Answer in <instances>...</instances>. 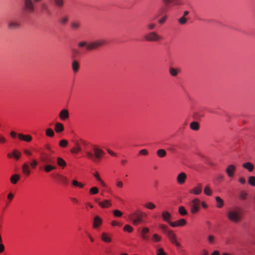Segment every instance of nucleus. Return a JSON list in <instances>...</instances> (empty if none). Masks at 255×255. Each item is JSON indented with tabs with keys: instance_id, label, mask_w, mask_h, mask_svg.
<instances>
[{
	"instance_id": "1",
	"label": "nucleus",
	"mask_w": 255,
	"mask_h": 255,
	"mask_svg": "<svg viewBox=\"0 0 255 255\" xmlns=\"http://www.w3.org/2000/svg\"><path fill=\"white\" fill-rule=\"evenodd\" d=\"M86 158L94 163H99L103 158L105 152L98 145H92V151H88L85 153Z\"/></svg>"
},
{
	"instance_id": "2",
	"label": "nucleus",
	"mask_w": 255,
	"mask_h": 255,
	"mask_svg": "<svg viewBox=\"0 0 255 255\" xmlns=\"http://www.w3.org/2000/svg\"><path fill=\"white\" fill-rule=\"evenodd\" d=\"M227 218L231 222L238 223L241 222L243 219L242 209L236 207L230 209L227 214Z\"/></svg>"
},
{
	"instance_id": "3",
	"label": "nucleus",
	"mask_w": 255,
	"mask_h": 255,
	"mask_svg": "<svg viewBox=\"0 0 255 255\" xmlns=\"http://www.w3.org/2000/svg\"><path fill=\"white\" fill-rule=\"evenodd\" d=\"M146 217V213L139 209L134 210L128 215V219L135 226L142 223L143 218Z\"/></svg>"
},
{
	"instance_id": "4",
	"label": "nucleus",
	"mask_w": 255,
	"mask_h": 255,
	"mask_svg": "<svg viewBox=\"0 0 255 255\" xmlns=\"http://www.w3.org/2000/svg\"><path fill=\"white\" fill-rule=\"evenodd\" d=\"M23 10L27 14H31L35 11V5L32 4V0H22Z\"/></svg>"
},
{
	"instance_id": "5",
	"label": "nucleus",
	"mask_w": 255,
	"mask_h": 255,
	"mask_svg": "<svg viewBox=\"0 0 255 255\" xmlns=\"http://www.w3.org/2000/svg\"><path fill=\"white\" fill-rule=\"evenodd\" d=\"M144 39L149 42H158L161 40L162 37L155 31H150L144 36Z\"/></svg>"
},
{
	"instance_id": "6",
	"label": "nucleus",
	"mask_w": 255,
	"mask_h": 255,
	"mask_svg": "<svg viewBox=\"0 0 255 255\" xmlns=\"http://www.w3.org/2000/svg\"><path fill=\"white\" fill-rule=\"evenodd\" d=\"M166 236L171 243L174 245L176 247L179 248L181 247V244L177 241V235L173 230H171L168 231Z\"/></svg>"
},
{
	"instance_id": "7",
	"label": "nucleus",
	"mask_w": 255,
	"mask_h": 255,
	"mask_svg": "<svg viewBox=\"0 0 255 255\" xmlns=\"http://www.w3.org/2000/svg\"><path fill=\"white\" fill-rule=\"evenodd\" d=\"M201 202L198 198L193 199L191 202L190 212L192 214L198 213L200 209Z\"/></svg>"
},
{
	"instance_id": "8",
	"label": "nucleus",
	"mask_w": 255,
	"mask_h": 255,
	"mask_svg": "<svg viewBox=\"0 0 255 255\" xmlns=\"http://www.w3.org/2000/svg\"><path fill=\"white\" fill-rule=\"evenodd\" d=\"M21 26L20 20L16 18L11 19L7 22V28L11 30L19 29Z\"/></svg>"
},
{
	"instance_id": "9",
	"label": "nucleus",
	"mask_w": 255,
	"mask_h": 255,
	"mask_svg": "<svg viewBox=\"0 0 255 255\" xmlns=\"http://www.w3.org/2000/svg\"><path fill=\"white\" fill-rule=\"evenodd\" d=\"M105 41L103 39H99L92 41L89 43L87 46V50H92L98 48L104 45Z\"/></svg>"
},
{
	"instance_id": "10",
	"label": "nucleus",
	"mask_w": 255,
	"mask_h": 255,
	"mask_svg": "<svg viewBox=\"0 0 255 255\" xmlns=\"http://www.w3.org/2000/svg\"><path fill=\"white\" fill-rule=\"evenodd\" d=\"M236 166L234 164H230L227 166L225 172L229 178H233L236 171Z\"/></svg>"
},
{
	"instance_id": "11",
	"label": "nucleus",
	"mask_w": 255,
	"mask_h": 255,
	"mask_svg": "<svg viewBox=\"0 0 255 255\" xmlns=\"http://www.w3.org/2000/svg\"><path fill=\"white\" fill-rule=\"evenodd\" d=\"M7 156L9 158H13L17 161L20 158L21 153L17 149H13L7 154Z\"/></svg>"
},
{
	"instance_id": "12",
	"label": "nucleus",
	"mask_w": 255,
	"mask_h": 255,
	"mask_svg": "<svg viewBox=\"0 0 255 255\" xmlns=\"http://www.w3.org/2000/svg\"><path fill=\"white\" fill-rule=\"evenodd\" d=\"M202 191V185L201 183H198L195 187L189 191V193L195 195H199Z\"/></svg>"
},
{
	"instance_id": "13",
	"label": "nucleus",
	"mask_w": 255,
	"mask_h": 255,
	"mask_svg": "<svg viewBox=\"0 0 255 255\" xmlns=\"http://www.w3.org/2000/svg\"><path fill=\"white\" fill-rule=\"evenodd\" d=\"M187 224V221L184 219H180L172 223H170V226L172 227H183Z\"/></svg>"
},
{
	"instance_id": "14",
	"label": "nucleus",
	"mask_w": 255,
	"mask_h": 255,
	"mask_svg": "<svg viewBox=\"0 0 255 255\" xmlns=\"http://www.w3.org/2000/svg\"><path fill=\"white\" fill-rule=\"evenodd\" d=\"M101 238L102 241L105 243L109 244L112 242V235L107 232L102 233Z\"/></svg>"
},
{
	"instance_id": "15",
	"label": "nucleus",
	"mask_w": 255,
	"mask_h": 255,
	"mask_svg": "<svg viewBox=\"0 0 255 255\" xmlns=\"http://www.w3.org/2000/svg\"><path fill=\"white\" fill-rule=\"evenodd\" d=\"M70 28L72 30H79L81 26V22L78 20H73L70 22Z\"/></svg>"
},
{
	"instance_id": "16",
	"label": "nucleus",
	"mask_w": 255,
	"mask_h": 255,
	"mask_svg": "<svg viewBox=\"0 0 255 255\" xmlns=\"http://www.w3.org/2000/svg\"><path fill=\"white\" fill-rule=\"evenodd\" d=\"M187 175L186 173L184 172H181L177 176V182L180 185H182L185 183Z\"/></svg>"
},
{
	"instance_id": "17",
	"label": "nucleus",
	"mask_w": 255,
	"mask_h": 255,
	"mask_svg": "<svg viewBox=\"0 0 255 255\" xmlns=\"http://www.w3.org/2000/svg\"><path fill=\"white\" fill-rule=\"evenodd\" d=\"M81 150L82 148L80 143L79 141H76L75 143L74 146L71 149L70 152L72 154H77L81 152Z\"/></svg>"
},
{
	"instance_id": "18",
	"label": "nucleus",
	"mask_w": 255,
	"mask_h": 255,
	"mask_svg": "<svg viewBox=\"0 0 255 255\" xmlns=\"http://www.w3.org/2000/svg\"><path fill=\"white\" fill-rule=\"evenodd\" d=\"M98 205L102 208H108L112 206V204L110 200L105 199L99 202Z\"/></svg>"
},
{
	"instance_id": "19",
	"label": "nucleus",
	"mask_w": 255,
	"mask_h": 255,
	"mask_svg": "<svg viewBox=\"0 0 255 255\" xmlns=\"http://www.w3.org/2000/svg\"><path fill=\"white\" fill-rule=\"evenodd\" d=\"M17 137L20 140L27 142H30L32 139L31 135L30 134H23L22 133H18Z\"/></svg>"
},
{
	"instance_id": "20",
	"label": "nucleus",
	"mask_w": 255,
	"mask_h": 255,
	"mask_svg": "<svg viewBox=\"0 0 255 255\" xmlns=\"http://www.w3.org/2000/svg\"><path fill=\"white\" fill-rule=\"evenodd\" d=\"M165 4L173 3L174 5H181L184 4L183 0H162Z\"/></svg>"
},
{
	"instance_id": "21",
	"label": "nucleus",
	"mask_w": 255,
	"mask_h": 255,
	"mask_svg": "<svg viewBox=\"0 0 255 255\" xmlns=\"http://www.w3.org/2000/svg\"><path fill=\"white\" fill-rule=\"evenodd\" d=\"M162 217L163 220L165 221L168 223L170 225V223H172V222H171V214L167 211H164L162 212Z\"/></svg>"
},
{
	"instance_id": "22",
	"label": "nucleus",
	"mask_w": 255,
	"mask_h": 255,
	"mask_svg": "<svg viewBox=\"0 0 255 255\" xmlns=\"http://www.w3.org/2000/svg\"><path fill=\"white\" fill-rule=\"evenodd\" d=\"M149 232V229L147 227H143L142 228L140 236L143 240L147 241L148 240L149 237L147 234Z\"/></svg>"
},
{
	"instance_id": "23",
	"label": "nucleus",
	"mask_w": 255,
	"mask_h": 255,
	"mask_svg": "<svg viewBox=\"0 0 255 255\" xmlns=\"http://www.w3.org/2000/svg\"><path fill=\"white\" fill-rule=\"evenodd\" d=\"M22 173L26 177L29 176L30 174V170L28 163H25L22 166Z\"/></svg>"
},
{
	"instance_id": "24",
	"label": "nucleus",
	"mask_w": 255,
	"mask_h": 255,
	"mask_svg": "<svg viewBox=\"0 0 255 255\" xmlns=\"http://www.w3.org/2000/svg\"><path fill=\"white\" fill-rule=\"evenodd\" d=\"M71 67L73 72L76 73L79 70L80 63L77 60L74 59L72 62Z\"/></svg>"
},
{
	"instance_id": "25",
	"label": "nucleus",
	"mask_w": 255,
	"mask_h": 255,
	"mask_svg": "<svg viewBox=\"0 0 255 255\" xmlns=\"http://www.w3.org/2000/svg\"><path fill=\"white\" fill-rule=\"evenodd\" d=\"M93 175L103 187H107V184L104 182V181L101 178L100 174L98 171H96L95 172H94Z\"/></svg>"
},
{
	"instance_id": "26",
	"label": "nucleus",
	"mask_w": 255,
	"mask_h": 255,
	"mask_svg": "<svg viewBox=\"0 0 255 255\" xmlns=\"http://www.w3.org/2000/svg\"><path fill=\"white\" fill-rule=\"evenodd\" d=\"M102 224V219L99 216L94 217L93 221V228H97L101 226Z\"/></svg>"
},
{
	"instance_id": "27",
	"label": "nucleus",
	"mask_w": 255,
	"mask_h": 255,
	"mask_svg": "<svg viewBox=\"0 0 255 255\" xmlns=\"http://www.w3.org/2000/svg\"><path fill=\"white\" fill-rule=\"evenodd\" d=\"M59 118L62 121H65L69 118V113L68 110H62L59 115Z\"/></svg>"
},
{
	"instance_id": "28",
	"label": "nucleus",
	"mask_w": 255,
	"mask_h": 255,
	"mask_svg": "<svg viewBox=\"0 0 255 255\" xmlns=\"http://www.w3.org/2000/svg\"><path fill=\"white\" fill-rule=\"evenodd\" d=\"M54 130L56 133H61L64 130L63 125L60 123H57L54 126Z\"/></svg>"
},
{
	"instance_id": "29",
	"label": "nucleus",
	"mask_w": 255,
	"mask_h": 255,
	"mask_svg": "<svg viewBox=\"0 0 255 255\" xmlns=\"http://www.w3.org/2000/svg\"><path fill=\"white\" fill-rule=\"evenodd\" d=\"M69 20V16L67 14L62 15L59 19V22L62 25H66Z\"/></svg>"
},
{
	"instance_id": "30",
	"label": "nucleus",
	"mask_w": 255,
	"mask_h": 255,
	"mask_svg": "<svg viewBox=\"0 0 255 255\" xmlns=\"http://www.w3.org/2000/svg\"><path fill=\"white\" fill-rule=\"evenodd\" d=\"M242 166L249 172H252L254 169V165L250 162L243 163Z\"/></svg>"
},
{
	"instance_id": "31",
	"label": "nucleus",
	"mask_w": 255,
	"mask_h": 255,
	"mask_svg": "<svg viewBox=\"0 0 255 255\" xmlns=\"http://www.w3.org/2000/svg\"><path fill=\"white\" fill-rule=\"evenodd\" d=\"M20 177L18 174H15L11 176L10 178V181L11 184H16L17 182L20 180Z\"/></svg>"
},
{
	"instance_id": "32",
	"label": "nucleus",
	"mask_w": 255,
	"mask_h": 255,
	"mask_svg": "<svg viewBox=\"0 0 255 255\" xmlns=\"http://www.w3.org/2000/svg\"><path fill=\"white\" fill-rule=\"evenodd\" d=\"M143 207L147 209L154 210L156 208V205L153 202H147L143 204Z\"/></svg>"
},
{
	"instance_id": "33",
	"label": "nucleus",
	"mask_w": 255,
	"mask_h": 255,
	"mask_svg": "<svg viewBox=\"0 0 255 255\" xmlns=\"http://www.w3.org/2000/svg\"><path fill=\"white\" fill-rule=\"evenodd\" d=\"M180 72V69H175L173 67H170L169 69V73L173 77H176Z\"/></svg>"
},
{
	"instance_id": "34",
	"label": "nucleus",
	"mask_w": 255,
	"mask_h": 255,
	"mask_svg": "<svg viewBox=\"0 0 255 255\" xmlns=\"http://www.w3.org/2000/svg\"><path fill=\"white\" fill-rule=\"evenodd\" d=\"M216 207L218 208H222L224 206V201L219 196L215 197Z\"/></svg>"
},
{
	"instance_id": "35",
	"label": "nucleus",
	"mask_w": 255,
	"mask_h": 255,
	"mask_svg": "<svg viewBox=\"0 0 255 255\" xmlns=\"http://www.w3.org/2000/svg\"><path fill=\"white\" fill-rule=\"evenodd\" d=\"M190 128L193 130H198L200 128V125L197 122H192L190 124Z\"/></svg>"
},
{
	"instance_id": "36",
	"label": "nucleus",
	"mask_w": 255,
	"mask_h": 255,
	"mask_svg": "<svg viewBox=\"0 0 255 255\" xmlns=\"http://www.w3.org/2000/svg\"><path fill=\"white\" fill-rule=\"evenodd\" d=\"M57 164L58 166L62 167L63 168L66 166V163L65 161L60 157H58L57 158Z\"/></svg>"
},
{
	"instance_id": "37",
	"label": "nucleus",
	"mask_w": 255,
	"mask_h": 255,
	"mask_svg": "<svg viewBox=\"0 0 255 255\" xmlns=\"http://www.w3.org/2000/svg\"><path fill=\"white\" fill-rule=\"evenodd\" d=\"M55 5L58 8H62L65 3L64 0H53Z\"/></svg>"
},
{
	"instance_id": "38",
	"label": "nucleus",
	"mask_w": 255,
	"mask_h": 255,
	"mask_svg": "<svg viewBox=\"0 0 255 255\" xmlns=\"http://www.w3.org/2000/svg\"><path fill=\"white\" fill-rule=\"evenodd\" d=\"M72 185L74 187H77L79 188H83L84 187V184L76 180H73L72 181Z\"/></svg>"
},
{
	"instance_id": "39",
	"label": "nucleus",
	"mask_w": 255,
	"mask_h": 255,
	"mask_svg": "<svg viewBox=\"0 0 255 255\" xmlns=\"http://www.w3.org/2000/svg\"><path fill=\"white\" fill-rule=\"evenodd\" d=\"M161 240V237L157 234H154L151 237V241L153 243H158Z\"/></svg>"
},
{
	"instance_id": "40",
	"label": "nucleus",
	"mask_w": 255,
	"mask_h": 255,
	"mask_svg": "<svg viewBox=\"0 0 255 255\" xmlns=\"http://www.w3.org/2000/svg\"><path fill=\"white\" fill-rule=\"evenodd\" d=\"M55 169L56 167L55 166H52L49 164H46L44 166V171L46 173L50 172Z\"/></svg>"
},
{
	"instance_id": "41",
	"label": "nucleus",
	"mask_w": 255,
	"mask_h": 255,
	"mask_svg": "<svg viewBox=\"0 0 255 255\" xmlns=\"http://www.w3.org/2000/svg\"><path fill=\"white\" fill-rule=\"evenodd\" d=\"M178 213L181 216H186L188 214L187 211L183 206L179 207Z\"/></svg>"
},
{
	"instance_id": "42",
	"label": "nucleus",
	"mask_w": 255,
	"mask_h": 255,
	"mask_svg": "<svg viewBox=\"0 0 255 255\" xmlns=\"http://www.w3.org/2000/svg\"><path fill=\"white\" fill-rule=\"evenodd\" d=\"M156 154L159 157L162 158L166 155V151L165 149H160L157 151Z\"/></svg>"
},
{
	"instance_id": "43",
	"label": "nucleus",
	"mask_w": 255,
	"mask_h": 255,
	"mask_svg": "<svg viewBox=\"0 0 255 255\" xmlns=\"http://www.w3.org/2000/svg\"><path fill=\"white\" fill-rule=\"evenodd\" d=\"M45 134L47 136L53 137L54 136V132L51 128H47L45 130Z\"/></svg>"
},
{
	"instance_id": "44",
	"label": "nucleus",
	"mask_w": 255,
	"mask_h": 255,
	"mask_svg": "<svg viewBox=\"0 0 255 255\" xmlns=\"http://www.w3.org/2000/svg\"><path fill=\"white\" fill-rule=\"evenodd\" d=\"M156 26V24L154 22H149L146 25V27L147 30L150 31L154 29Z\"/></svg>"
},
{
	"instance_id": "45",
	"label": "nucleus",
	"mask_w": 255,
	"mask_h": 255,
	"mask_svg": "<svg viewBox=\"0 0 255 255\" xmlns=\"http://www.w3.org/2000/svg\"><path fill=\"white\" fill-rule=\"evenodd\" d=\"M159 228L162 230V232L166 235L168 231H170V230L168 227L165 225H160L159 226Z\"/></svg>"
},
{
	"instance_id": "46",
	"label": "nucleus",
	"mask_w": 255,
	"mask_h": 255,
	"mask_svg": "<svg viewBox=\"0 0 255 255\" xmlns=\"http://www.w3.org/2000/svg\"><path fill=\"white\" fill-rule=\"evenodd\" d=\"M68 145V141L66 139H61L59 141V145L62 148H65Z\"/></svg>"
},
{
	"instance_id": "47",
	"label": "nucleus",
	"mask_w": 255,
	"mask_h": 255,
	"mask_svg": "<svg viewBox=\"0 0 255 255\" xmlns=\"http://www.w3.org/2000/svg\"><path fill=\"white\" fill-rule=\"evenodd\" d=\"M99 192V189L97 187H91L89 190V194L91 195L97 194Z\"/></svg>"
},
{
	"instance_id": "48",
	"label": "nucleus",
	"mask_w": 255,
	"mask_h": 255,
	"mask_svg": "<svg viewBox=\"0 0 255 255\" xmlns=\"http://www.w3.org/2000/svg\"><path fill=\"white\" fill-rule=\"evenodd\" d=\"M204 193L207 196H211L212 192L209 186L206 185L204 189Z\"/></svg>"
},
{
	"instance_id": "49",
	"label": "nucleus",
	"mask_w": 255,
	"mask_h": 255,
	"mask_svg": "<svg viewBox=\"0 0 255 255\" xmlns=\"http://www.w3.org/2000/svg\"><path fill=\"white\" fill-rule=\"evenodd\" d=\"M133 230V228L129 225H126L123 228V231L124 232H127L129 233L132 232Z\"/></svg>"
},
{
	"instance_id": "50",
	"label": "nucleus",
	"mask_w": 255,
	"mask_h": 255,
	"mask_svg": "<svg viewBox=\"0 0 255 255\" xmlns=\"http://www.w3.org/2000/svg\"><path fill=\"white\" fill-rule=\"evenodd\" d=\"M178 22L181 25L185 24L187 22V18L182 16L178 19Z\"/></svg>"
},
{
	"instance_id": "51",
	"label": "nucleus",
	"mask_w": 255,
	"mask_h": 255,
	"mask_svg": "<svg viewBox=\"0 0 255 255\" xmlns=\"http://www.w3.org/2000/svg\"><path fill=\"white\" fill-rule=\"evenodd\" d=\"M248 183L250 185L255 187V176H252L249 177L248 178Z\"/></svg>"
},
{
	"instance_id": "52",
	"label": "nucleus",
	"mask_w": 255,
	"mask_h": 255,
	"mask_svg": "<svg viewBox=\"0 0 255 255\" xmlns=\"http://www.w3.org/2000/svg\"><path fill=\"white\" fill-rule=\"evenodd\" d=\"M156 255H168L163 248H158L156 250Z\"/></svg>"
},
{
	"instance_id": "53",
	"label": "nucleus",
	"mask_w": 255,
	"mask_h": 255,
	"mask_svg": "<svg viewBox=\"0 0 255 255\" xmlns=\"http://www.w3.org/2000/svg\"><path fill=\"white\" fill-rule=\"evenodd\" d=\"M207 240L209 244H214L215 243V237L213 235H209L207 237Z\"/></svg>"
},
{
	"instance_id": "54",
	"label": "nucleus",
	"mask_w": 255,
	"mask_h": 255,
	"mask_svg": "<svg viewBox=\"0 0 255 255\" xmlns=\"http://www.w3.org/2000/svg\"><path fill=\"white\" fill-rule=\"evenodd\" d=\"M113 215L116 217H121L123 215V213L119 210H114L113 211Z\"/></svg>"
},
{
	"instance_id": "55",
	"label": "nucleus",
	"mask_w": 255,
	"mask_h": 255,
	"mask_svg": "<svg viewBox=\"0 0 255 255\" xmlns=\"http://www.w3.org/2000/svg\"><path fill=\"white\" fill-rule=\"evenodd\" d=\"M59 179L60 181L64 184L67 185L68 184V179L66 177L63 175H59Z\"/></svg>"
},
{
	"instance_id": "56",
	"label": "nucleus",
	"mask_w": 255,
	"mask_h": 255,
	"mask_svg": "<svg viewBox=\"0 0 255 255\" xmlns=\"http://www.w3.org/2000/svg\"><path fill=\"white\" fill-rule=\"evenodd\" d=\"M38 164V162L36 159H32L30 163V166L33 169H35Z\"/></svg>"
},
{
	"instance_id": "57",
	"label": "nucleus",
	"mask_w": 255,
	"mask_h": 255,
	"mask_svg": "<svg viewBox=\"0 0 255 255\" xmlns=\"http://www.w3.org/2000/svg\"><path fill=\"white\" fill-rule=\"evenodd\" d=\"M116 186L118 188L122 189L124 186V183L121 180H117L116 182Z\"/></svg>"
},
{
	"instance_id": "58",
	"label": "nucleus",
	"mask_w": 255,
	"mask_h": 255,
	"mask_svg": "<svg viewBox=\"0 0 255 255\" xmlns=\"http://www.w3.org/2000/svg\"><path fill=\"white\" fill-rule=\"evenodd\" d=\"M88 44H87L86 41H80L79 42H78L77 45L79 48H82V47H84L85 46L87 47Z\"/></svg>"
},
{
	"instance_id": "59",
	"label": "nucleus",
	"mask_w": 255,
	"mask_h": 255,
	"mask_svg": "<svg viewBox=\"0 0 255 255\" xmlns=\"http://www.w3.org/2000/svg\"><path fill=\"white\" fill-rule=\"evenodd\" d=\"M166 19H167V16L164 15L158 19V22L159 24H162L165 22Z\"/></svg>"
},
{
	"instance_id": "60",
	"label": "nucleus",
	"mask_w": 255,
	"mask_h": 255,
	"mask_svg": "<svg viewBox=\"0 0 255 255\" xmlns=\"http://www.w3.org/2000/svg\"><path fill=\"white\" fill-rule=\"evenodd\" d=\"M79 52L76 49H72V58H74L76 57V56L79 54Z\"/></svg>"
},
{
	"instance_id": "61",
	"label": "nucleus",
	"mask_w": 255,
	"mask_h": 255,
	"mask_svg": "<svg viewBox=\"0 0 255 255\" xmlns=\"http://www.w3.org/2000/svg\"><path fill=\"white\" fill-rule=\"evenodd\" d=\"M148 153V151L145 149H141L139 151V154L141 155H147Z\"/></svg>"
},
{
	"instance_id": "62",
	"label": "nucleus",
	"mask_w": 255,
	"mask_h": 255,
	"mask_svg": "<svg viewBox=\"0 0 255 255\" xmlns=\"http://www.w3.org/2000/svg\"><path fill=\"white\" fill-rule=\"evenodd\" d=\"M111 225L113 227H115V226L121 227L122 226V224L117 221H113L111 223Z\"/></svg>"
},
{
	"instance_id": "63",
	"label": "nucleus",
	"mask_w": 255,
	"mask_h": 255,
	"mask_svg": "<svg viewBox=\"0 0 255 255\" xmlns=\"http://www.w3.org/2000/svg\"><path fill=\"white\" fill-rule=\"evenodd\" d=\"M6 141V138L4 136L0 134V143L4 144Z\"/></svg>"
},
{
	"instance_id": "64",
	"label": "nucleus",
	"mask_w": 255,
	"mask_h": 255,
	"mask_svg": "<svg viewBox=\"0 0 255 255\" xmlns=\"http://www.w3.org/2000/svg\"><path fill=\"white\" fill-rule=\"evenodd\" d=\"M239 182L242 185H244L246 183V179L244 177L241 176L239 178Z\"/></svg>"
}]
</instances>
